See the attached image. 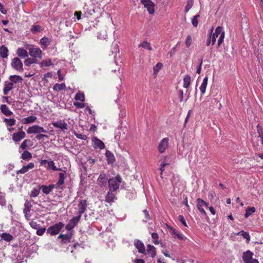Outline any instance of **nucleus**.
Listing matches in <instances>:
<instances>
[{
	"instance_id": "obj_27",
	"label": "nucleus",
	"mask_w": 263,
	"mask_h": 263,
	"mask_svg": "<svg viewBox=\"0 0 263 263\" xmlns=\"http://www.w3.org/2000/svg\"><path fill=\"white\" fill-rule=\"evenodd\" d=\"M8 49L5 45L0 47V56L3 58H7L8 55Z\"/></svg>"
},
{
	"instance_id": "obj_56",
	"label": "nucleus",
	"mask_w": 263,
	"mask_h": 263,
	"mask_svg": "<svg viewBox=\"0 0 263 263\" xmlns=\"http://www.w3.org/2000/svg\"><path fill=\"white\" fill-rule=\"evenodd\" d=\"M143 213L144 215V219H143V221L147 222V220L151 219V216L146 210H143Z\"/></svg>"
},
{
	"instance_id": "obj_61",
	"label": "nucleus",
	"mask_w": 263,
	"mask_h": 263,
	"mask_svg": "<svg viewBox=\"0 0 263 263\" xmlns=\"http://www.w3.org/2000/svg\"><path fill=\"white\" fill-rule=\"evenodd\" d=\"M27 166H24L21 169L17 172V174H24L28 171Z\"/></svg>"
},
{
	"instance_id": "obj_47",
	"label": "nucleus",
	"mask_w": 263,
	"mask_h": 263,
	"mask_svg": "<svg viewBox=\"0 0 263 263\" xmlns=\"http://www.w3.org/2000/svg\"><path fill=\"white\" fill-rule=\"evenodd\" d=\"M163 64L161 63H157L153 68L154 74L157 75L158 71L162 68Z\"/></svg>"
},
{
	"instance_id": "obj_52",
	"label": "nucleus",
	"mask_w": 263,
	"mask_h": 263,
	"mask_svg": "<svg viewBox=\"0 0 263 263\" xmlns=\"http://www.w3.org/2000/svg\"><path fill=\"white\" fill-rule=\"evenodd\" d=\"M200 17L199 14H197L192 20V24L194 27H196L198 24V18Z\"/></svg>"
},
{
	"instance_id": "obj_11",
	"label": "nucleus",
	"mask_w": 263,
	"mask_h": 263,
	"mask_svg": "<svg viewBox=\"0 0 263 263\" xmlns=\"http://www.w3.org/2000/svg\"><path fill=\"white\" fill-rule=\"evenodd\" d=\"M108 180L105 174H101L97 180V183L99 186L102 187L106 184Z\"/></svg>"
},
{
	"instance_id": "obj_26",
	"label": "nucleus",
	"mask_w": 263,
	"mask_h": 263,
	"mask_svg": "<svg viewBox=\"0 0 263 263\" xmlns=\"http://www.w3.org/2000/svg\"><path fill=\"white\" fill-rule=\"evenodd\" d=\"M55 187L54 184H51L49 186L42 185L40 186V189L42 190V192L46 194H49Z\"/></svg>"
},
{
	"instance_id": "obj_10",
	"label": "nucleus",
	"mask_w": 263,
	"mask_h": 263,
	"mask_svg": "<svg viewBox=\"0 0 263 263\" xmlns=\"http://www.w3.org/2000/svg\"><path fill=\"white\" fill-rule=\"evenodd\" d=\"M78 208H79V214L78 216H80V218H81L82 214H83L86 210V208H87L86 200H83V199L81 200L78 204Z\"/></svg>"
},
{
	"instance_id": "obj_15",
	"label": "nucleus",
	"mask_w": 263,
	"mask_h": 263,
	"mask_svg": "<svg viewBox=\"0 0 263 263\" xmlns=\"http://www.w3.org/2000/svg\"><path fill=\"white\" fill-rule=\"evenodd\" d=\"M260 137H257V135H252V143L253 145V146L257 149H260L262 146H263L261 142L259 143V139Z\"/></svg>"
},
{
	"instance_id": "obj_55",
	"label": "nucleus",
	"mask_w": 263,
	"mask_h": 263,
	"mask_svg": "<svg viewBox=\"0 0 263 263\" xmlns=\"http://www.w3.org/2000/svg\"><path fill=\"white\" fill-rule=\"evenodd\" d=\"M30 142V140L26 139L21 144L20 148L22 149H25L27 147V144Z\"/></svg>"
},
{
	"instance_id": "obj_35",
	"label": "nucleus",
	"mask_w": 263,
	"mask_h": 263,
	"mask_svg": "<svg viewBox=\"0 0 263 263\" xmlns=\"http://www.w3.org/2000/svg\"><path fill=\"white\" fill-rule=\"evenodd\" d=\"M147 252L148 253L151 254V256L154 257L156 255V249L154 246L148 245Z\"/></svg>"
},
{
	"instance_id": "obj_57",
	"label": "nucleus",
	"mask_w": 263,
	"mask_h": 263,
	"mask_svg": "<svg viewBox=\"0 0 263 263\" xmlns=\"http://www.w3.org/2000/svg\"><path fill=\"white\" fill-rule=\"evenodd\" d=\"M185 43L186 47H190L192 44V37L190 35L187 36Z\"/></svg>"
},
{
	"instance_id": "obj_16",
	"label": "nucleus",
	"mask_w": 263,
	"mask_h": 263,
	"mask_svg": "<svg viewBox=\"0 0 263 263\" xmlns=\"http://www.w3.org/2000/svg\"><path fill=\"white\" fill-rule=\"evenodd\" d=\"M72 235L70 234H67L66 235L61 234H60L58 238L61 239V243L63 244H67L70 242Z\"/></svg>"
},
{
	"instance_id": "obj_25",
	"label": "nucleus",
	"mask_w": 263,
	"mask_h": 263,
	"mask_svg": "<svg viewBox=\"0 0 263 263\" xmlns=\"http://www.w3.org/2000/svg\"><path fill=\"white\" fill-rule=\"evenodd\" d=\"M52 124L54 127L59 128L61 129H67V124L65 122L60 121L53 122Z\"/></svg>"
},
{
	"instance_id": "obj_2",
	"label": "nucleus",
	"mask_w": 263,
	"mask_h": 263,
	"mask_svg": "<svg viewBox=\"0 0 263 263\" xmlns=\"http://www.w3.org/2000/svg\"><path fill=\"white\" fill-rule=\"evenodd\" d=\"M122 180V179L119 175H118L116 177L109 179L108 180L109 191L112 192L116 191L119 189Z\"/></svg>"
},
{
	"instance_id": "obj_48",
	"label": "nucleus",
	"mask_w": 263,
	"mask_h": 263,
	"mask_svg": "<svg viewBox=\"0 0 263 263\" xmlns=\"http://www.w3.org/2000/svg\"><path fill=\"white\" fill-rule=\"evenodd\" d=\"M4 122H5L6 125L11 126L15 125L16 121L14 119L5 118L4 119Z\"/></svg>"
},
{
	"instance_id": "obj_46",
	"label": "nucleus",
	"mask_w": 263,
	"mask_h": 263,
	"mask_svg": "<svg viewBox=\"0 0 263 263\" xmlns=\"http://www.w3.org/2000/svg\"><path fill=\"white\" fill-rule=\"evenodd\" d=\"M40 43L45 47H47L50 44V40L48 37L44 36L40 40Z\"/></svg>"
},
{
	"instance_id": "obj_34",
	"label": "nucleus",
	"mask_w": 263,
	"mask_h": 263,
	"mask_svg": "<svg viewBox=\"0 0 263 263\" xmlns=\"http://www.w3.org/2000/svg\"><path fill=\"white\" fill-rule=\"evenodd\" d=\"M191 77L190 75L187 74L183 78V87L187 88L191 84Z\"/></svg>"
},
{
	"instance_id": "obj_51",
	"label": "nucleus",
	"mask_w": 263,
	"mask_h": 263,
	"mask_svg": "<svg viewBox=\"0 0 263 263\" xmlns=\"http://www.w3.org/2000/svg\"><path fill=\"white\" fill-rule=\"evenodd\" d=\"M193 0H187L186 5L185 7V12H187L193 5Z\"/></svg>"
},
{
	"instance_id": "obj_8",
	"label": "nucleus",
	"mask_w": 263,
	"mask_h": 263,
	"mask_svg": "<svg viewBox=\"0 0 263 263\" xmlns=\"http://www.w3.org/2000/svg\"><path fill=\"white\" fill-rule=\"evenodd\" d=\"M80 218V216L73 217L66 225V229L68 231L72 230L77 224Z\"/></svg>"
},
{
	"instance_id": "obj_29",
	"label": "nucleus",
	"mask_w": 263,
	"mask_h": 263,
	"mask_svg": "<svg viewBox=\"0 0 263 263\" xmlns=\"http://www.w3.org/2000/svg\"><path fill=\"white\" fill-rule=\"evenodd\" d=\"M0 109L2 113L6 116H10L13 114L12 112L9 110L8 107L5 104L2 105Z\"/></svg>"
},
{
	"instance_id": "obj_38",
	"label": "nucleus",
	"mask_w": 263,
	"mask_h": 263,
	"mask_svg": "<svg viewBox=\"0 0 263 263\" xmlns=\"http://www.w3.org/2000/svg\"><path fill=\"white\" fill-rule=\"evenodd\" d=\"M43 30L42 27L40 25H33L30 29V31L33 33L35 34L37 32H40Z\"/></svg>"
},
{
	"instance_id": "obj_13",
	"label": "nucleus",
	"mask_w": 263,
	"mask_h": 263,
	"mask_svg": "<svg viewBox=\"0 0 263 263\" xmlns=\"http://www.w3.org/2000/svg\"><path fill=\"white\" fill-rule=\"evenodd\" d=\"M170 233L174 238H177L180 240H185L186 238L182 233H179L176 229L173 228H170Z\"/></svg>"
},
{
	"instance_id": "obj_50",
	"label": "nucleus",
	"mask_w": 263,
	"mask_h": 263,
	"mask_svg": "<svg viewBox=\"0 0 263 263\" xmlns=\"http://www.w3.org/2000/svg\"><path fill=\"white\" fill-rule=\"evenodd\" d=\"M52 64L50 59L43 60L40 63L41 67H42L44 66H49Z\"/></svg>"
},
{
	"instance_id": "obj_23",
	"label": "nucleus",
	"mask_w": 263,
	"mask_h": 263,
	"mask_svg": "<svg viewBox=\"0 0 263 263\" xmlns=\"http://www.w3.org/2000/svg\"><path fill=\"white\" fill-rule=\"evenodd\" d=\"M9 80L11 83L14 84L17 83H22L23 81V79L22 77L17 75H11L9 77Z\"/></svg>"
},
{
	"instance_id": "obj_49",
	"label": "nucleus",
	"mask_w": 263,
	"mask_h": 263,
	"mask_svg": "<svg viewBox=\"0 0 263 263\" xmlns=\"http://www.w3.org/2000/svg\"><path fill=\"white\" fill-rule=\"evenodd\" d=\"M40 187L39 188V189H33L30 194V196L31 197H37L39 193H40Z\"/></svg>"
},
{
	"instance_id": "obj_22",
	"label": "nucleus",
	"mask_w": 263,
	"mask_h": 263,
	"mask_svg": "<svg viewBox=\"0 0 263 263\" xmlns=\"http://www.w3.org/2000/svg\"><path fill=\"white\" fill-rule=\"evenodd\" d=\"M105 156L108 164H112L115 161V158L114 154L108 150L105 153Z\"/></svg>"
},
{
	"instance_id": "obj_9",
	"label": "nucleus",
	"mask_w": 263,
	"mask_h": 263,
	"mask_svg": "<svg viewBox=\"0 0 263 263\" xmlns=\"http://www.w3.org/2000/svg\"><path fill=\"white\" fill-rule=\"evenodd\" d=\"M168 145V139L164 138L161 141L159 146L158 150L161 153H163L165 152L166 149L167 148Z\"/></svg>"
},
{
	"instance_id": "obj_7",
	"label": "nucleus",
	"mask_w": 263,
	"mask_h": 263,
	"mask_svg": "<svg viewBox=\"0 0 263 263\" xmlns=\"http://www.w3.org/2000/svg\"><path fill=\"white\" fill-rule=\"evenodd\" d=\"M141 2L143 4L145 8H147L150 14H153L155 12V4L151 0H141Z\"/></svg>"
},
{
	"instance_id": "obj_36",
	"label": "nucleus",
	"mask_w": 263,
	"mask_h": 263,
	"mask_svg": "<svg viewBox=\"0 0 263 263\" xmlns=\"http://www.w3.org/2000/svg\"><path fill=\"white\" fill-rule=\"evenodd\" d=\"M65 174H66L65 173L62 172L59 174V180L56 184L57 185L60 186L64 183L65 178Z\"/></svg>"
},
{
	"instance_id": "obj_18",
	"label": "nucleus",
	"mask_w": 263,
	"mask_h": 263,
	"mask_svg": "<svg viewBox=\"0 0 263 263\" xmlns=\"http://www.w3.org/2000/svg\"><path fill=\"white\" fill-rule=\"evenodd\" d=\"M134 245L136 247V248L138 249V252L141 253H145V249L144 247V245L143 243L138 240L136 239L134 241Z\"/></svg>"
},
{
	"instance_id": "obj_28",
	"label": "nucleus",
	"mask_w": 263,
	"mask_h": 263,
	"mask_svg": "<svg viewBox=\"0 0 263 263\" xmlns=\"http://www.w3.org/2000/svg\"><path fill=\"white\" fill-rule=\"evenodd\" d=\"M36 119V117L31 116L23 118L21 120V122L23 124H29L34 122Z\"/></svg>"
},
{
	"instance_id": "obj_14",
	"label": "nucleus",
	"mask_w": 263,
	"mask_h": 263,
	"mask_svg": "<svg viewBox=\"0 0 263 263\" xmlns=\"http://www.w3.org/2000/svg\"><path fill=\"white\" fill-rule=\"evenodd\" d=\"M92 141L94 143L93 147L95 148H100V149H102L105 148L104 143L97 137H93L92 138Z\"/></svg>"
},
{
	"instance_id": "obj_17",
	"label": "nucleus",
	"mask_w": 263,
	"mask_h": 263,
	"mask_svg": "<svg viewBox=\"0 0 263 263\" xmlns=\"http://www.w3.org/2000/svg\"><path fill=\"white\" fill-rule=\"evenodd\" d=\"M222 30V28L220 26L217 27L215 31V32L210 35L211 38L212 44L214 45L216 41V38L220 34Z\"/></svg>"
},
{
	"instance_id": "obj_32",
	"label": "nucleus",
	"mask_w": 263,
	"mask_h": 263,
	"mask_svg": "<svg viewBox=\"0 0 263 263\" xmlns=\"http://www.w3.org/2000/svg\"><path fill=\"white\" fill-rule=\"evenodd\" d=\"M24 209L23 210L24 213L25 214V216H27L28 212H29L32 207V204L30 201H26L24 204Z\"/></svg>"
},
{
	"instance_id": "obj_21",
	"label": "nucleus",
	"mask_w": 263,
	"mask_h": 263,
	"mask_svg": "<svg viewBox=\"0 0 263 263\" xmlns=\"http://www.w3.org/2000/svg\"><path fill=\"white\" fill-rule=\"evenodd\" d=\"M16 54L22 59L27 58L29 55L27 49L25 48H18L17 49Z\"/></svg>"
},
{
	"instance_id": "obj_45",
	"label": "nucleus",
	"mask_w": 263,
	"mask_h": 263,
	"mask_svg": "<svg viewBox=\"0 0 263 263\" xmlns=\"http://www.w3.org/2000/svg\"><path fill=\"white\" fill-rule=\"evenodd\" d=\"M238 235H240L244 238L246 239L247 242L249 243L250 241V237L249 234L248 232H244L243 231H241L238 233Z\"/></svg>"
},
{
	"instance_id": "obj_31",
	"label": "nucleus",
	"mask_w": 263,
	"mask_h": 263,
	"mask_svg": "<svg viewBox=\"0 0 263 263\" xmlns=\"http://www.w3.org/2000/svg\"><path fill=\"white\" fill-rule=\"evenodd\" d=\"M208 78L205 77L203 80V82L199 88L202 94H204L205 92L206 87L208 84Z\"/></svg>"
},
{
	"instance_id": "obj_59",
	"label": "nucleus",
	"mask_w": 263,
	"mask_h": 263,
	"mask_svg": "<svg viewBox=\"0 0 263 263\" xmlns=\"http://www.w3.org/2000/svg\"><path fill=\"white\" fill-rule=\"evenodd\" d=\"M73 105L78 108H83L85 106V104L84 103H80L78 102H74Z\"/></svg>"
},
{
	"instance_id": "obj_19",
	"label": "nucleus",
	"mask_w": 263,
	"mask_h": 263,
	"mask_svg": "<svg viewBox=\"0 0 263 263\" xmlns=\"http://www.w3.org/2000/svg\"><path fill=\"white\" fill-rule=\"evenodd\" d=\"M47 164V167L49 169H51L53 171H58L59 169L54 165V163L53 161H48L47 160H43L41 162V165H44Z\"/></svg>"
},
{
	"instance_id": "obj_6",
	"label": "nucleus",
	"mask_w": 263,
	"mask_h": 263,
	"mask_svg": "<svg viewBox=\"0 0 263 263\" xmlns=\"http://www.w3.org/2000/svg\"><path fill=\"white\" fill-rule=\"evenodd\" d=\"M28 134H39L41 133H47V130L45 129L43 127L37 125H34L32 126L29 127L27 130Z\"/></svg>"
},
{
	"instance_id": "obj_40",
	"label": "nucleus",
	"mask_w": 263,
	"mask_h": 263,
	"mask_svg": "<svg viewBox=\"0 0 263 263\" xmlns=\"http://www.w3.org/2000/svg\"><path fill=\"white\" fill-rule=\"evenodd\" d=\"M1 238L7 242H10L13 239V236L10 234L4 233L1 234Z\"/></svg>"
},
{
	"instance_id": "obj_12",
	"label": "nucleus",
	"mask_w": 263,
	"mask_h": 263,
	"mask_svg": "<svg viewBox=\"0 0 263 263\" xmlns=\"http://www.w3.org/2000/svg\"><path fill=\"white\" fill-rule=\"evenodd\" d=\"M26 136V134L23 131L14 133L12 135V140L15 142H19Z\"/></svg>"
},
{
	"instance_id": "obj_63",
	"label": "nucleus",
	"mask_w": 263,
	"mask_h": 263,
	"mask_svg": "<svg viewBox=\"0 0 263 263\" xmlns=\"http://www.w3.org/2000/svg\"><path fill=\"white\" fill-rule=\"evenodd\" d=\"M30 226L34 229H37L40 228V224H37L36 222L31 221L30 222Z\"/></svg>"
},
{
	"instance_id": "obj_53",
	"label": "nucleus",
	"mask_w": 263,
	"mask_h": 263,
	"mask_svg": "<svg viewBox=\"0 0 263 263\" xmlns=\"http://www.w3.org/2000/svg\"><path fill=\"white\" fill-rule=\"evenodd\" d=\"M225 36V33L224 31H221V33L220 34V36L219 39L218 40V47H220L222 43L223 42V40Z\"/></svg>"
},
{
	"instance_id": "obj_41",
	"label": "nucleus",
	"mask_w": 263,
	"mask_h": 263,
	"mask_svg": "<svg viewBox=\"0 0 263 263\" xmlns=\"http://www.w3.org/2000/svg\"><path fill=\"white\" fill-rule=\"evenodd\" d=\"M255 212V208L254 207H250L248 206L246 210V213L245 215V217L246 218H248L250 216L252 213Z\"/></svg>"
},
{
	"instance_id": "obj_24",
	"label": "nucleus",
	"mask_w": 263,
	"mask_h": 263,
	"mask_svg": "<svg viewBox=\"0 0 263 263\" xmlns=\"http://www.w3.org/2000/svg\"><path fill=\"white\" fill-rule=\"evenodd\" d=\"M14 88L13 83L11 82H5L4 88L3 89V93L4 95H7L9 92Z\"/></svg>"
},
{
	"instance_id": "obj_3",
	"label": "nucleus",
	"mask_w": 263,
	"mask_h": 263,
	"mask_svg": "<svg viewBox=\"0 0 263 263\" xmlns=\"http://www.w3.org/2000/svg\"><path fill=\"white\" fill-rule=\"evenodd\" d=\"M64 224L59 222L52 226L49 227L47 230V233L51 236L58 234L61 229L64 227Z\"/></svg>"
},
{
	"instance_id": "obj_58",
	"label": "nucleus",
	"mask_w": 263,
	"mask_h": 263,
	"mask_svg": "<svg viewBox=\"0 0 263 263\" xmlns=\"http://www.w3.org/2000/svg\"><path fill=\"white\" fill-rule=\"evenodd\" d=\"M167 165H169V163L166 162H165L164 161L161 163L160 167L159 168V170L161 171V174H160L161 176L162 175V172L164 171L165 166Z\"/></svg>"
},
{
	"instance_id": "obj_33",
	"label": "nucleus",
	"mask_w": 263,
	"mask_h": 263,
	"mask_svg": "<svg viewBox=\"0 0 263 263\" xmlns=\"http://www.w3.org/2000/svg\"><path fill=\"white\" fill-rule=\"evenodd\" d=\"M65 89L66 85L64 83H57L53 87V89L56 91H61L62 90H65Z\"/></svg>"
},
{
	"instance_id": "obj_64",
	"label": "nucleus",
	"mask_w": 263,
	"mask_h": 263,
	"mask_svg": "<svg viewBox=\"0 0 263 263\" xmlns=\"http://www.w3.org/2000/svg\"><path fill=\"white\" fill-rule=\"evenodd\" d=\"M44 137H45L46 138H48V136L47 135L39 133V134L36 136L35 138L37 140H40L44 138Z\"/></svg>"
},
{
	"instance_id": "obj_1",
	"label": "nucleus",
	"mask_w": 263,
	"mask_h": 263,
	"mask_svg": "<svg viewBox=\"0 0 263 263\" xmlns=\"http://www.w3.org/2000/svg\"><path fill=\"white\" fill-rule=\"evenodd\" d=\"M24 47L29 51V55L33 57L41 59L42 58V51L39 47L34 45L25 44Z\"/></svg>"
},
{
	"instance_id": "obj_44",
	"label": "nucleus",
	"mask_w": 263,
	"mask_h": 263,
	"mask_svg": "<svg viewBox=\"0 0 263 263\" xmlns=\"http://www.w3.org/2000/svg\"><path fill=\"white\" fill-rule=\"evenodd\" d=\"M32 158L31 154L28 151H24L22 154V158L24 160H30Z\"/></svg>"
},
{
	"instance_id": "obj_60",
	"label": "nucleus",
	"mask_w": 263,
	"mask_h": 263,
	"mask_svg": "<svg viewBox=\"0 0 263 263\" xmlns=\"http://www.w3.org/2000/svg\"><path fill=\"white\" fill-rule=\"evenodd\" d=\"M46 231V228H42L41 229L38 228L36 231V234L39 236L43 235Z\"/></svg>"
},
{
	"instance_id": "obj_43",
	"label": "nucleus",
	"mask_w": 263,
	"mask_h": 263,
	"mask_svg": "<svg viewBox=\"0 0 263 263\" xmlns=\"http://www.w3.org/2000/svg\"><path fill=\"white\" fill-rule=\"evenodd\" d=\"M74 99L77 101L84 102L85 101V96L83 93H81L80 92H79L76 94Z\"/></svg>"
},
{
	"instance_id": "obj_37",
	"label": "nucleus",
	"mask_w": 263,
	"mask_h": 263,
	"mask_svg": "<svg viewBox=\"0 0 263 263\" xmlns=\"http://www.w3.org/2000/svg\"><path fill=\"white\" fill-rule=\"evenodd\" d=\"M37 63L38 61L36 58H27L24 61V64L27 66H29L31 64Z\"/></svg>"
},
{
	"instance_id": "obj_30",
	"label": "nucleus",
	"mask_w": 263,
	"mask_h": 263,
	"mask_svg": "<svg viewBox=\"0 0 263 263\" xmlns=\"http://www.w3.org/2000/svg\"><path fill=\"white\" fill-rule=\"evenodd\" d=\"M115 198V194L112 193V191H109L105 196V201L111 203L114 201Z\"/></svg>"
},
{
	"instance_id": "obj_39",
	"label": "nucleus",
	"mask_w": 263,
	"mask_h": 263,
	"mask_svg": "<svg viewBox=\"0 0 263 263\" xmlns=\"http://www.w3.org/2000/svg\"><path fill=\"white\" fill-rule=\"evenodd\" d=\"M138 47H142L144 49H146L150 51L152 50V48L151 46L150 43L147 41H143V42H142L138 45Z\"/></svg>"
},
{
	"instance_id": "obj_54",
	"label": "nucleus",
	"mask_w": 263,
	"mask_h": 263,
	"mask_svg": "<svg viewBox=\"0 0 263 263\" xmlns=\"http://www.w3.org/2000/svg\"><path fill=\"white\" fill-rule=\"evenodd\" d=\"M158 235L157 233H152V238L154 240L153 242L155 245H157L159 243V241H158Z\"/></svg>"
},
{
	"instance_id": "obj_4",
	"label": "nucleus",
	"mask_w": 263,
	"mask_h": 263,
	"mask_svg": "<svg viewBox=\"0 0 263 263\" xmlns=\"http://www.w3.org/2000/svg\"><path fill=\"white\" fill-rule=\"evenodd\" d=\"M253 253L250 250L243 253L242 259L245 263H259L256 259L253 258Z\"/></svg>"
},
{
	"instance_id": "obj_5",
	"label": "nucleus",
	"mask_w": 263,
	"mask_h": 263,
	"mask_svg": "<svg viewBox=\"0 0 263 263\" xmlns=\"http://www.w3.org/2000/svg\"><path fill=\"white\" fill-rule=\"evenodd\" d=\"M23 63L19 58L15 57L12 59L11 66L14 69L22 72L23 71Z\"/></svg>"
},
{
	"instance_id": "obj_20",
	"label": "nucleus",
	"mask_w": 263,
	"mask_h": 263,
	"mask_svg": "<svg viewBox=\"0 0 263 263\" xmlns=\"http://www.w3.org/2000/svg\"><path fill=\"white\" fill-rule=\"evenodd\" d=\"M257 58L259 62L263 64V44L258 45L257 49Z\"/></svg>"
},
{
	"instance_id": "obj_42",
	"label": "nucleus",
	"mask_w": 263,
	"mask_h": 263,
	"mask_svg": "<svg viewBox=\"0 0 263 263\" xmlns=\"http://www.w3.org/2000/svg\"><path fill=\"white\" fill-rule=\"evenodd\" d=\"M197 201L198 209L202 208L203 206L208 208V203L201 198H198Z\"/></svg>"
},
{
	"instance_id": "obj_62",
	"label": "nucleus",
	"mask_w": 263,
	"mask_h": 263,
	"mask_svg": "<svg viewBox=\"0 0 263 263\" xmlns=\"http://www.w3.org/2000/svg\"><path fill=\"white\" fill-rule=\"evenodd\" d=\"M75 136H76V137L77 138H79V139H80L82 140H86L87 139V137L85 135H82V134L75 133Z\"/></svg>"
}]
</instances>
